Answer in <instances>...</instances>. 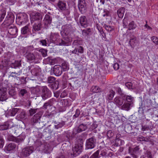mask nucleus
Instances as JSON below:
<instances>
[{"label": "nucleus", "instance_id": "obj_1", "mask_svg": "<svg viewBox=\"0 0 158 158\" xmlns=\"http://www.w3.org/2000/svg\"><path fill=\"white\" fill-rule=\"evenodd\" d=\"M52 93L46 86L42 87L41 96L44 100H45L51 96Z\"/></svg>", "mask_w": 158, "mask_h": 158}, {"label": "nucleus", "instance_id": "obj_2", "mask_svg": "<svg viewBox=\"0 0 158 158\" xmlns=\"http://www.w3.org/2000/svg\"><path fill=\"white\" fill-rule=\"evenodd\" d=\"M107 150L106 149L98 150L90 157L89 158H98L101 156L105 157L107 156Z\"/></svg>", "mask_w": 158, "mask_h": 158}, {"label": "nucleus", "instance_id": "obj_3", "mask_svg": "<svg viewBox=\"0 0 158 158\" xmlns=\"http://www.w3.org/2000/svg\"><path fill=\"white\" fill-rule=\"evenodd\" d=\"M49 38L51 42L56 44H58V43L61 41L59 35L57 33H51Z\"/></svg>", "mask_w": 158, "mask_h": 158}, {"label": "nucleus", "instance_id": "obj_4", "mask_svg": "<svg viewBox=\"0 0 158 158\" xmlns=\"http://www.w3.org/2000/svg\"><path fill=\"white\" fill-rule=\"evenodd\" d=\"M96 142V139L94 137L87 139L86 142V148L87 149L94 148L95 147Z\"/></svg>", "mask_w": 158, "mask_h": 158}, {"label": "nucleus", "instance_id": "obj_5", "mask_svg": "<svg viewBox=\"0 0 158 158\" xmlns=\"http://www.w3.org/2000/svg\"><path fill=\"white\" fill-rule=\"evenodd\" d=\"M63 32L66 35L70 36L71 37L74 35V31L72 27L70 26H65Z\"/></svg>", "mask_w": 158, "mask_h": 158}, {"label": "nucleus", "instance_id": "obj_6", "mask_svg": "<svg viewBox=\"0 0 158 158\" xmlns=\"http://www.w3.org/2000/svg\"><path fill=\"white\" fill-rule=\"evenodd\" d=\"M81 146L79 144L75 145L74 147L72 148L73 153L71 155L73 157L77 156L81 152Z\"/></svg>", "mask_w": 158, "mask_h": 158}, {"label": "nucleus", "instance_id": "obj_7", "mask_svg": "<svg viewBox=\"0 0 158 158\" xmlns=\"http://www.w3.org/2000/svg\"><path fill=\"white\" fill-rule=\"evenodd\" d=\"M30 17L31 23L37 20L41 22L42 19V15L38 13H32Z\"/></svg>", "mask_w": 158, "mask_h": 158}, {"label": "nucleus", "instance_id": "obj_8", "mask_svg": "<svg viewBox=\"0 0 158 158\" xmlns=\"http://www.w3.org/2000/svg\"><path fill=\"white\" fill-rule=\"evenodd\" d=\"M0 86V89H2V90H5L6 92L7 89L9 90L12 87L11 84L6 80L3 81L1 83Z\"/></svg>", "mask_w": 158, "mask_h": 158}, {"label": "nucleus", "instance_id": "obj_9", "mask_svg": "<svg viewBox=\"0 0 158 158\" xmlns=\"http://www.w3.org/2000/svg\"><path fill=\"white\" fill-rule=\"evenodd\" d=\"M33 146H30L26 147L22 150L23 154L25 156H29L34 151Z\"/></svg>", "mask_w": 158, "mask_h": 158}, {"label": "nucleus", "instance_id": "obj_10", "mask_svg": "<svg viewBox=\"0 0 158 158\" xmlns=\"http://www.w3.org/2000/svg\"><path fill=\"white\" fill-rule=\"evenodd\" d=\"M78 7L81 13H83L85 12L86 7L85 0H79Z\"/></svg>", "mask_w": 158, "mask_h": 158}, {"label": "nucleus", "instance_id": "obj_11", "mask_svg": "<svg viewBox=\"0 0 158 158\" xmlns=\"http://www.w3.org/2000/svg\"><path fill=\"white\" fill-rule=\"evenodd\" d=\"M53 71L54 74L56 76L60 75L62 73V68L59 65H55L53 68Z\"/></svg>", "mask_w": 158, "mask_h": 158}, {"label": "nucleus", "instance_id": "obj_12", "mask_svg": "<svg viewBox=\"0 0 158 158\" xmlns=\"http://www.w3.org/2000/svg\"><path fill=\"white\" fill-rule=\"evenodd\" d=\"M139 150L138 147L136 146L134 148L129 147V153L131 155L133 158H137L136 154Z\"/></svg>", "mask_w": 158, "mask_h": 158}, {"label": "nucleus", "instance_id": "obj_13", "mask_svg": "<svg viewBox=\"0 0 158 158\" xmlns=\"http://www.w3.org/2000/svg\"><path fill=\"white\" fill-rule=\"evenodd\" d=\"M16 147L15 144L14 143H11L6 145L4 148L5 152H12Z\"/></svg>", "mask_w": 158, "mask_h": 158}, {"label": "nucleus", "instance_id": "obj_14", "mask_svg": "<svg viewBox=\"0 0 158 158\" xmlns=\"http://www.w3.org/2000/svg\"><path fill=\"white\" fill-rule=\"evenodd\" d=\"M86 128L87 127L86 125L82 124H80L78 127L75 128L73 130V132L75 134L77 133L76 132H77V133H79L85 131Z\"/></svg>", "mask_w": 158, "mask_h": 158}, {"label": "nucleus", "instance_id": "obj_15", "mask_svg": "<svg viewBox=\"0 0 158 158\" xmlns=\"http://www.w3.org/2000/svg\"><path fill=\"white\" fill-rule=\"evenodd\" d=\"M0 89V101H5L8 98L6 92Z\"/></svg>", "mask_w": 158, "mask_h": 158}, {"label": "nucleus", "instance_id": "obj_16", "mask_svg": "<svg viewBox=\"0 0 158 158\" xmlns=\"http://www.w3.org/2000/svg\"><path fill=\"white\" fill-rule=\"evenodd\" d=\"M129 43L131 46L133 48L138 46L139 44L138 40L135 37L131 38L129 41Z\"/></svg>", "mask_w": 158, "mask_h": 158}, {"label": "nucleus", "instance_id": "obj_17", "mask_svg": "<svg viewBox=\"0 0 158 158\" xmlns=\"http://www.w3.org/2000/svg\"><path fill=\"white\" fill-rule=\"evenodd\" d=\"M79 22L81 25L84 27H86L87 26V22L86 17L82 16L80 18Z\"/></svg>", "mask_w": 158, "mask_h": 158}, {"label": "nucleus", "instance_id": "obj_18", "mask_svg": "<svg viewBox=\"0 0 158 158\" xmlns=\"http://www.w3.org/2000/svg\"><path fill=\"white\" fill-rule=\"evenodd\" d=\"M12 124L11 122H6L3 124L0 125V130H7L8 128H10L11 127L10 125Z\"/></svg>", "mask_w": 158, "mask_h": 158}, {"label": "nucleus", "instance_id": "obj_19", "mask_svg": "<svg viewBox=\"0 0 158 158\" xmlns=\"http://www.w3.org/2000/svg\"><path fill=\"white\" fill-rule=\"evenodd\" d=\"M8 32L11 35H16L17 34V29L16 27L14 26H10L8 28Z\"/></svg>", "mask_w": 158, "mask_h": 158}, {"label": "nucleus", "instance_id": "obj_20", "mask_svg": "<svg viewBox=\"0 0 158 158\" xmlns=\"http://www.w3.org/2000/svg\"><path fill=\"white\" fill-rule=\"evenodd\" d=\"M24 55L26 58L28 60L31 61L35 59L34 55L32 53L27 52Z\"/></svg>", "mask_w": 158, "mask_h": 158}, {"label": "nucleus", "instance_id": "obj_21", "mask_svg": "<svg viewBox=\"0 0 158 158\" xmlns=\"http://www.w3.org/2000/svg\"><path fill=\"white\" fill-rule=\"evenodd\" d=\"M57 6L61 10H65L66 9V3L62 1H58Z\"/></svg>", "mask_w": 158, "mask_h": 158}, {"label": "nucleus", "instance_id": "obj_22", "mask_svg": "<svg viewBox=\"0 0 158 158\" xmlns=\"http://www.w3.org/2000/svg\"><path fill=\"white\" fill-rule=\"evenodd\" d=\"M131 106H132L131 103L127 102L124 103L120 107V108L123 110L128 111L131 108Z\"/></svg>", "mask_w": 158, "mask_h": 158}, {"label": "nucleus", "instance_id": "obj_23", "mask_svg": "<svg viewBox=\"0 0 158 158\" xmlns=\"http://www.w3.org/2000/svg\"><path fill=\"white\" fill-rule=\"evenodd\" d=\"M114 102L118 106L121 107L123 104V100L121 98L116 97L114 99Z\"/></svg>", "mask_w": 158, "mask_h": 158}, {"label": "nucleus", "instance_id": "obj_24", "mask_svg": "<svg viewBox=\"0 0 158 158\" xmlns=\"http://www.w3.org/2000/svg\"><path fill=\"white\" fill-rule=\"evenodd\" d=\"M41 115L40 113H37L35 114L31 120L34 123H37L40 120Z\"/></svg>", "mask_w": 158, "mask_h": 158}, {"label": "nucleus", "instance_id": "obj_25", "mask_svg": "<svg viewBox=\"0 0 158 158\" xmlns=\"http://www.w3.org/2000/svg\"><path fill=\"white\" fill-rule=\"evenodd\" d=\"M40 69L38 67L35 68L33 69L31 71L32 74L35 76H38L40 74Z\"/></svg>", "mask_w": 158, "mask_h": 158}, {"label": "nucleus", "instance_id": "obj_26", "mask_svg": "<svg viewBox=\"0 0 158 158\" xmlns=\"http://www.w3.org/2000/svg\"><path fill=\"white\" fill-rule=\"evenodd\" d=\"M42 24L40 21L35 23L33 27V29L35 31H39L40 30Z\"/></svg>", "mask_w": 158, "mask_h": 158}, {"label": "nucleus", "instance_id": "obj_27", "mask_svg": "<svg viewBox=\"0 0 158 158\" xmlns=\"http://www.w3.org/2000/svg\"><path fill=\"white\" fill-rule=\"evenodd\" d=\"M125 11V9L124 7H122L117 10V13L119 18H122L123 17Z\"/></svg>", "mask_w": 158, "mask_h": 158}, {"label": "nucleus", "instance_id": "obj_28", "mask_svg": "<svg viewBox=\"0 0 158 158\" xmlns=\"http://www.w3.org/2000/svg\"><path fill=\"white\" fill-rule=\"evenodd\" d=\"M52 19L49 15H46L44 19L45 24L48 25L50 24L51 23Z\"/></svg>", "mask_w": 158, "mask_h": 158}, {"label": "nucleus", "instance_id": "obj_29", "mask_svg": "<svg viewBox=\"0 0 158 158\" xmlns=\"http://www.w3.org/2000/svg\"><path fill=\"white\" fill-rule=\"evenodd\" d=\"M21 109L19 108H13L10 111V115L11 116H14L16 114L19 113V112H21Z\"/></svg>", "mask_w": 158, "mask_h": 158}, {"label": "nucleus", "instance_id": "obj_30", "mask_svg": "<svg viewBox=\"0 0 158 158\" xmlns=\"http://www.w3.org/2000/svg\"><path fill=\"white\" fill-rule=\"evenodd\" d=\"M27 91L25 89H19V95L20 97H23L27 95Z\"/></svg>", "mask_w": 158, "mask_h": 158}, {"label": "nucleus", "instance_id": "obj_31", "mask_svg": "<svg viewBox=\"0 0 158 158\" xmlns=\"http://www.w3.org/2000/svg\"><path fill=\"white\" fill-rule=\"evenodd\" d=\"M6 15V11L4 9L0 8V21L1 22L4 18Z\"/></svg>", "mask_w": 158, "mask_h": 158}, {"label": "nucleus", "instance_id": "obj_32", "mask_svg": "<svg viewBox=\"0 0 158 158\" xmlns=\"http://www.w3.org/2000/svg\"><path fill=\"white\" fill-rule=\"evenodd\" d=\"M30 31L29 25H27L22 28L21 30V33L22 34L25 35L27 34Z\"/></svg>", "mask_w": 158, "mask_h": 158}, {"label": "nucleus", "instance_id": "obj_33", "mask_svg": "<svg viewBox=\"0 0 158 158\" xmlns=\"http://www.w3.org/2000/svg\"><path fill=\"white\" fill-rule=\"evenodd\" d=\"M137 27V25L135 24V22L133 21H132L129 23L128 25V30H131L134 29Z\"/></svg>", "mask_w": 158, "mask_h": 158}, {"label": "nucleus", "instance_id": "obj_34", "mask_svg": "<svg viewBox=\"0 0 158 158\" xmlns=\"http://www.w3.org/2000/svg\"><path fill=\"white\" fill-rule=\"evenodd\" d=\"M91 91L93 93H99L102 92V89L97 86H93L91 88Z\"/></svg>", "mask_w": 158, "mask_h": 158}, {"label": "nucleus", "instance_id": "obj_35", "mask_svg": "<svg viewBox=\"0 0 158 158\" xmlns=\"http://www.w3.org/2000/svg\"><path fill=\"white\" fill-rule=\"evenodd\" d=\"M25 137L24 135H21L17 137H16V139H15V141L16 143H20L23 141L25 139Z\"/></svg>", "mask_w": 158, "mask_h": 158}, {"label": "nucleus", "instance_id": "obj_36", "mask_svg": "<svg viewBox=\"0 0 158 158\" xmlns=\"http://www.w3.org/2000/svg\"><path fill=\"white\" fill-rule=\"evenodd\" d=\"M62 69H63L64 71H66L69 69V67L68 65V63L66 62H63L61 64Z\"/></svg>", "mask_w": 158, "mask_h": 158}, {"label": "nucleus", "instance_id": "obj_37", "mask_svg": "<svg viewBox=\"0 0 158 158\" xmlns=\"http://www.w3.org/2000/svg\"><path fill=\"white\" fill-rule=\"evenodd\" d=\"M19 17V18L20 19L19 20L21 22L26 21L27 19V15L26 14H24V15L22 14Z\"/></svg>", "mask_w": 158, "mask_h": 158}, {"label": "nucleus", "instance_id": "obj_38", "mask_svg": "<svg viewBox=\"0 0 158 158\" xmlns=\"http://www.w3.org/2000/svg\"><path fill=\"white\" fill-rule=\"evenodd\" d=\"M125 97L126 98V100L128 102H130L131 103V105L133 103V101L134 100V98L131 97V96L125 95Z\"/></svg>", "mask_w": 158, "mask_h": 158}, {"label": "nucleus", "instance_id": "obj_39", "mask_svg": "<svg viewBox=\"0 0 158 158\" xmlns=\"http://www.w3.org/2000/svg\"><path fill=\"white\" fill-rule=\"evenodd\" d=\"M124 142L123 140L119 139H117L115 141V144L116 146H119L124 144Z\"/></svg>", "mask_w": 158, "mask_h": 158}, {"label": "nucleus", "instance_id": "obj_40", "mask_svg": "<svg viewBox=\"0 0 158 158\" xmlns=\"http://www.w3.org/2000/svg\"><path fill=\"white\" fill-rule=\"evenodd\" d=\"M91 32L90 29L88 28L87 29L82 30V34L85 36H87L89 35Z\"/></svg>", "mask_w": 158, "mask_h": 158}, {"label": "nucleus", "instance_id": "obj_41", "mask_svg": "<svg viewBox=\"0 0 158 158\" xmlns=\"http://www.w3.org/2000/svg\"><path fill=\"white\" fill-rule=\"evenodd\" d=\"M39 52L41 53L42 56L44 57H45L47 56V50L43 48H41L37 50Z\"/></svg>", "mask_w": 158, "mask_h": 158}, {"label": "nucleus", "instance_id": "obj_42", "mask_svg": "<svg viewBox=\"0 0 158 158\" xmlns=\"http://www.w3.org/2000/svg\"><path fill=\"white\" fill-rule=\"evenodd\" d=\"M21 64L19 61H15V63H12L11 66L12 68H16L21 66Z\"/></svg>", "mask_w": 158, "mask_h": 158}, {"label": "nucleus", "instance_id": "obj_43", "mask_svg": "<svg viewBox=\"0 0 158 158\" xmlns=\"http://www.w3.org/2000/svg\"><path fill=\"white\" fill-rule=\"evenodd\" d=\"M115 94V92L113 90H110L109 93V94L108 96V99L109 100H112Z\"/></svg>", "mask_w": 158, "mask_h": 158}, {"label": "nucleus", "instance_id": "obj_44", "mask_svg": "<svg viewBox=\"0 0 158 158\" xmlns=\"http://www.w3.org/2000/svg\"><path fill=\"white\" fill-rule=\"evenodd\" d=\"M151 40L155 45H158V39L155 36L151 37Z\"/></svg>", "mask_w": 158, "mask_h": 158}, {"label": "nucleus", "instance_id": "obj_45", "mask_svg": "<svg viewBox=\"0 0 158 158\" xmlns=\"http://www.w3.org/2000/svg\"><path fill=\"white\" fill-rule=\"evenodd\" d=\"M50 102V100H49L47 102L45 103L43 106V108L45 109H47L48 107H50L51 106Z\"/></svg>", "mask_w": 158, "mask_h": 158}, {"label": "nucleus", "instance_id": "obj_46", "mask_svg": "<svg viewBox=\"0 0 158 158\" xmlns=\"http://www.w3.org/2000/svg\"><path fill=\"white\" fill-rule=\"evenodd\" d=\"M20 114L18 115V117L20 118H24L25 117L26 114L25 112L21 110V111L20 112Z\"/></svg>", "mask_w": 158, "mask_h": 158}, {"label": "nucleus", "instance_id": "obj_47", "mask_svg": "<svg viewBox=\"0 0 158 158\" xmlns=\"http://www.w3.org/2000/svg\"><path fill=\"white\" fill-rule=\"evenodd\" d=\"M148 139L147 138H145V137L141 136L137 138V140L139 141H147L148 140Z\"/></svg>", "mask_w": 158, "mask_h": 158}, {"label": "nucleus", "instance_id": "obj_48", "mask_svg": "<svg viewBox=\"0 0 158 158\" xmlns=\"http://www.w3.org/2000/svg\"><path fill=\"white\" fill-rule=\"evenodd\" d=\"M104 26L106 29L108 31H111L114 29L112 27L109 25H105Z\"/></svg>", "mask_w": 158, "mask_h": 158}, {"label": "nucleus", "instance_id": "obj_49", "mask_svg": "<svg viewBox=\"0 0 158 158\" xmlns=\"http://www.w3.org/2000/svg\"><path fill=\"white\" fill-rule=\"evenodd\" d=\"M55 80V78L53 77H50L48 78V83H51L53 82Z\"/></svg>", "mask_w": 158, "mask_h": 158}, {"label": "nucleus", "instance_id": "obj_50", "mask_svg": "<svg viewBox=\"0 0 158 158\" xmlns=\"http://www.w3.org/2000/svg\"><path fill=\"white\" fill-rule=\"evenodd\" d=\"M143 156L145 158H152L151 154L150 152L147 151L146 153Z\"/></svg>", "mask_w": 158, "mask_h": 158}, {"label": "nucleus", "instance_id": "obj_51", "mask_svg": "<svg viewBox=\"0 0 158 158\" xmlns=\"http://www.w3.org/2000/svg\"><path fill=\"white\" fill-rule=\"evenodd\" d=\"M37 109H31L29 110V112L30 114V115H32L33 114L36 113L37 112Z\"/></svg>", "mask_w": 158, "mask_h": 158}, {"label": "nucleus", "instance_id": "obj_52", "mask_svg": "<svg viewBox=\"0 0 158 158\" xmlns=\"http://www.w3.org/2000/svg\"><path fill=\"white\" fill-rule=\"evenodd\" d=\"M4 2L9 5H13L14 4L15 2L13 0H5Z\"/></svg>", "mask_w": 158, "mask_h": 158}, {"label": "nucleus", "instance_id": "obj_53", "mask_svg": "<svg viewBox=\"0 0 158 158\" xmlns=\"http://www.w3.org/2000/svg\"><path fill=\"white\" fill-rule=\"evenodd\" d=\"M4 140L2 136H0V148H2L4 145Z\"/></svg>", "mask_w": 158, "mask_h": 158}, {"label": "nucleus", "instance_id": "obj_54", "mask_svg": "<svg viewBox=\"0 0 158 158\" xmlns=\"http://www.w3.org/2000/svg\"><path fill=\"white\" fill-rule=\"evenodd\" d=\"M146 24L144 26V30L147 31L148 30H152V28L151 27L148 26L147 24V21H146Z\"/></svg>", "mask_w": 158, "mask_h": 158}, {"label": "nucleus", "instance_id": "obj_55", "mask_svg": "<svg viewBox=\"0 0 158 158\" xmlns=\"http://www.w3.org/2000/svg\"><path fill=\"white\" fill-rule=\"evenodd\" d=\"M128 24V19L127 18H126L125 17L124 19L123 20V25L124 26L126 27Z\"/></svg>", "mask_w": 158, "mask_h": 158}, {"label": "nucleus", "instance_id": "obj_56", "mask_svg": "<svg viewBox=\"0 0 158 158\" xmlns=\"http://www.w3.org/2000/svg\"><path fill=\"white\" fill-rule=\"evenodd\" d=\"M107 135L108 137L111 138L113 136V134L111 130H109L107 131Z\"/></svg>", "mask_w": 158, "mask_h": 158}, {"label": "nucleus", "instance_id": "obj_57", "mask_svg": "<svg viewBox=\"0 0 158 158\" xmlns=\"http://www.w3.org/2000/svg\"><path fill=\"white\" fill-rule=\"evenodd\" d=\"M78 52L82 53L84 52V48L81 46H79L77 49Z\"/></svg>", "mask_w": 158, "mask_h": 158}, {"label": "nucleus", "instance_id": "obj_58", "mask_svg": "<svg viewBox=\"0 0 158 158\" xmlns=\"http://www.w3.org/2000/svg\"><path fill=\"white\" fill-rule=\"evenodd\" d=\"M8 139L9 140L12 141H15V139H16V137L14 136L13 135L9 136L8 137Z\"/></svg>", "mask_w": 158, "mask_h": 158}, {"label": "nucleus", "instance_id": "obj_59", "mask_svg": "<svg viewBox=\"0 0 158 158\" xmlns=\"http://www.w3.org/2000/svg\"><path fill=\"white\" fill-rule=\"evenodd\" d=\"M66 44V43L64 41L61 40L60 42L58 43V44H57V45H59L60 46H62V45H65Z\"/></svg>", "mask_w": 158, "mask_h": 158}, {"label": "nucleus", "instance_id": "obj_60", "mask_svg": "<svg viewBox=\"0 0 158 158\" xmlns=\"http://www.w3.org/2000/svg\"><path fill=\"white\" fill-rule=\"evenodd\" d=\"M125 85L129 89L131 88L132 87V84L130 82L126 83Z\"/></svg>", "mask_w": 158, "mask_h": 158}, {"label": "nucleus", "instance_id": "obj_61", "mask_svg": "<svg viewBox=\"0 0 158 158\" xmlns=\"http://www.w3.org/2000/svg\"><path fill=\"white\" fill-rule=\"evenodd\" d=\"M113 68L114 70H117L119 68V65L117 63H116L114 64L113 66Z\"/></svg>", "mask_w": 158, "mask_h": 158}, {"label": "nucleus", "instance_id": "obj_62", "mask_svg": "<svg viewBox=\"0 0 158 158\" xmlns=\"http://www.w3.org/2000/svg\"><path fill=\"white\" fill-rule=\"evenodd\" d=\"M40 43L42 44V45L46 46L47 44V41L46 40H40Z\"/></svg>", "mask_w": 158, "mask_h": 158}, {"label": "nucleus", "instance_id": "obj_63", "mask_svg": "<svg viewBox=\"0 0 158 158\" xmlns=\"http://www.w3.org/2000/svg\"><path fill=\"white\" fill-rule=\"evenodd\" d=\"M80 114V112L79 110L77 109L76 110V113L74 115V116L75 117H77Z\"/></svg>", "mask_w": 158, "mask_h": 158}, {"label": "nucleus", "instance_id": "obj_64", "mask_svg": "<svg viewBox=\"0 0 158 158\" xmlns=\"http://www.w3.org/2000/svg\"><path fill=\"white\" fill-rule=\"evenodd\" d=\"M15 93L14 90L11 89L9 91V94L10 95L12 96L15 94Z\"/></svg>", "mask_w": 158, "mask_h": 158}]
</instances>
